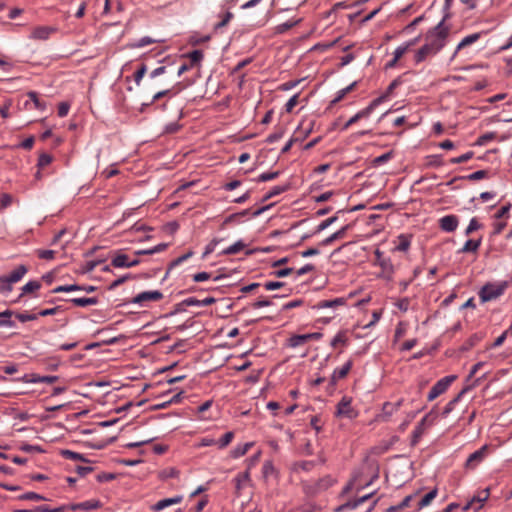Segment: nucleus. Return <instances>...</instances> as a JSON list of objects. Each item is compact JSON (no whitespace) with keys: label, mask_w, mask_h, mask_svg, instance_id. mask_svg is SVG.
Here are the masks:
<instances>
[{"label":"nucleus","mask_w":512,"mask_h":512,"mask_svg":"<svg viewBox=\"0 0 512 512\" xmlns=\"http://www.w3.org/2000/svg\"><path fill=\"white\" fill-rule=\"evenodd\" d=\"M450 27L440 21L435 27L427 31L425 40L436 53H439L447 44Z\"/></svg>","instance_id":"1"},{"label":"nucleus","mask_w":512,"mask_h":512,"mask_svg":"<svg viewBox=\"0 0 512 512\" xmlns=\"http://www.w3.org/2000/svg\"><path fill=\"white\" fill-rule=\"evenodd\" d=\"M507 287L508 283L506 281L498 283H486L478 292L480 301L482 303H486L498 299L504 294Z\"/></svg>","instance_id":"2"},{"label":"nucleus","mask_w":512,"mask_h":512,"mask_svg":"<svg viewBox=\"0 0 512 512\" xmlns=\"http://www.w3.org/2000/svg\"><path fill=\"white\" fill-rule=\"evenodd\" d=\"M341 213H344V210H338L335 215H333L332 217H329V218L323 220L321 223H319L314 230L305 231V232L299 233V234L295 233L293 235V237H295L296 240H295V242H293V245H297L300 242H302L303 240L308 239L311 236L324 231L330 225H332L333 223H335L338 220V215L341 214Z\"/></svg>","instance_id":"3"},{"label":"nucleus","mask_w":512,"mask_h":512,"mask_svg":"<svg viewBox=\"0 0 512 512\" xmlns=\"http://www.w3.org/2000/svg\"><path fill=\"white\" fill-rule=\"evenodd\" d=\"M375 255V264L381 267L380 277L391 281L393 279V275L395 273L394 265L389 257H385L383 252L379 249H376L374 252Z\"/></svg>","instance_id":"4"},{"label":"nucleus","mask_w":512,"mask_h":512,"mask_svg":"<svg viewBox=\"0 0 512 512\" xmlns=\"http://www.w3.org/2000/svg\"><path fill=\"white\" fill-rule=\"evenodd\" d=\"M455 379H456L455 375H449V376H445V377L441 378L440 380H438L433 385V387L431 388V390L428 393V396H427L428 401H433L438 396H440L441 394L446 392V390L454 382Z\"/></svg>","instance_id":"5"},{"label":"nucleus","mask_w":512,"mask_h":512,"mask_svg":"<svg viewBox=\"0 0 512 512\" xmlns=\"http://www.w3.org/2000/svg\"><path fill=\"white\" fill-rule=\"evenodd\" d=\"M353 366L352 360H348L342 367L336 368L329 380L328 386H327V392L329 394H333L335 391L336 383L347 376L349 371L351 370Z\"/></svg>","instance_id":"6"},{"label":"nucleus","mask_w":512,"mask_h":512,"mask_svg":"<svg viewBox=\"0 0 512 512\" xmlns=\"http://www.w3.org/2000/svg\"><path fill=\"white\" fill-rule=\"evenodd\" d=\"M481 33H473L470 35L465 36L456 46L455 51L450 57V62H453L457 56L461 53H466L465 50L471 46L472 44L476 43L481 38Z\"/></svg>","instance_id":"7"},{"label":"nucleus","mask_w":512,"mask_h":512,"mask_svg":"<svg viewBox=\"0 0 512 512\" xmlns=\"http://www.w3.org/2000/svg\"><path fill=\"white\" fill-rule=\"evenodd\" d=\"M351 398L347 396H343L339 401L336 407V416L338 417H346L348 419H353L357 416V413L353 409L351 405Z\"/></svg>","instance_id":"8"},{"label":"nucleus","mask_w":512,"mask_h":512,"mask_svg":"<svg viewBox=\"0 0 512 512\" xmlns=\"http://www.w3.org/2000/svg\"><path fill=\"white\" fill-rule=\"evenodd\" d=\"M489 495L490 491L488 488L479 491L477 495L473 496L472 499L467 502V504L463 507V510H480L483 507L484 503L488 500Z\"/></svg>","instance_id":"9"},{"label":"nucleus","mask_w":512,"mask_h":512,"mask_svg":"<svg viewBox=\"0 0 512 512\" xmlns=\"http://www.w3.org/2000/svg\"><path fill=\"white\" fill-rule=\"evenodd\" d=\"M434 418H431V414L425 415L421 421L417 424L412 432V444L418 443L419 439L424 435L427 428L433 424Z\"/></svg>","instance_id":"10"},{"label":"nucleus","mask_w":512,"mask_h":512,"mask_svg":"<svg viewBox=\"0 0 512 512\" xmlns=\"http://www.w3.org/2000/svg\"><path fill=\"white\" fill-rule=\"evenodd\" d=\"M488 454V446L484 445L480 449L476 450L466 460L465 467L467 469L474 470L483 460L486 458Z\"/></svg>","instance_id":"11"},{"label":"nucleus","mask_w":512,"mask_h":512,"mask_svg":"<svg viewBox=\"0 0 512 512\" xmlns=\"http://www.w3.org/2000/svg\"><path fill=\"white\" fill-rule=\"evenodd\" d=\"M312 130V122L311 121H303L293 132L290 137V147L297 142H301Z\"/></svg>","instance_id":"12"},{"label":"nucleus","mask_w":512,"mask_h":512,"mask_svg":"<svg viewBox=\"0 0 512 512\" xmlns=\"http://www.w3.org/2000/svg\"><path fill=\"white\" fill-rule=\"evenodd\" d=\"M163 299V293L159 290L143 291L130 300L133 304H142L146 301H160Z\"/></svg>","instance_id":"13"},{"label":"nucleus","mask_w":512,"mask_h":512,"mask_svg":"<svg viewBox=\"0 0 512 512\" xmlns=\"http://www.w3.org/2000/svg\"><path fill=\"white\" fill-rule=\"evenodd\" d=\"M67 510L71 511H77V510H84V511H90V510H96L103 506L102 502L97 499H91L87 500L81 503H72L65 505Z\"/></svg>","instance_id":"14"},{"label":"nucleus","mask_w":512,"mask_h":512,"mask_svg":"<svg viewBox=\"0 0 512 512\" xmlns=\"http://www.w3.org/2000/svg\"><path fill=\"white\" fill-rule=\"evenodd\" d=\"M438 223L442 231L451 233L457 229L459 225V218L456 215L449 214L441 217Z\"/></svg>","instance_id":"15"},{"label":"nucleus","mask_w":512,"mask_h":512,"mask_svg":"<svg viewBox=\"0 0 512 512\" xmlns=\"http://www.w3.org/2000/svg\"><path fill=\"white\" fill-rule=\"evenodd\" d=\"M430 46H428L427 43H425L423 46H421L414 54V62L416 65L426 61L429 58L434 57L437 55Z\"/></svg>","instance_id":"16"},{"label":"nucleus","mask_w":512,"mask_h":512,"mask_svg":"<svg viewBox=\"0 0 512 512\" xmlns=\"http://www.w3.org/2000/svg\"><path fill=\"white\" fill-rule=\"evenodd\" d=\"M182 499H183V497L181 495H177L172 498H165V499H162V500L158 501L157 503L153 504L150 509L154 512H159L166 507L180 503L182 501Z\"/></svg>","instance_id":"17"},{"label":"nucleus","mask_w":512,"mask_h":512,"mask_svg":"<svg viewBox=\"0 0 512 512\" xmlns=\"http://www.w3.org/2000/svg\"><path fill=\"white\" fill-rule=\"evenodd\" d=\"M352 227V224H346L333 234H331L329 237L325 238L321 241L322 246H328L332 244L334 241L343 239L346 236L347 231Z\"/></svg>","instance_id":"18"},{"label":"nucleus","mask_w":512,"mask_h":512,"mask_svg":"<svg viewBox=\"0 0 512 512\" xmlns=\"http://www.w3.org/2000/svg\"><path fill=\"white\" fill-rule=\"evenodd\" d=\"M41 282L38 281V280H31L29 282H27L22 288H21V293L20 295L17 297L16 300H14V303H17L21 300V298L25 295V294H30V293H34L36 291H38L40 288H41Z\"/></svg>","instance_id":"19"},{"label":"nucleus","mask_w":512,"mask_h":512,"mask_svg":"<svg viewBox=\"0 0 512 512\" xmlns=\"http://www.w3.org/2000/svg\"><path fill=\"white\" fill-rule=\"evenodd\" d=\"M27 272H28V267L24 264H21V265L17 266L9 275H6L5 277L11 284H13V283L20 281Z\"/></svg>","instance_id":"20"},{"label":"nucleus","mask_w":512,"mask_h":512,"mask_svg":"<svg viewBox=\"0 0 512 512\" xmlns=\"http://www.w3.org/2000/svg\"><path fill=\"white\" fill-rule=\"evenodd\" d=\"M383 99H384V96H380V97L374 99L366 108L357 112L356 114L359 117V120L363 119V118H368L371 115V113L374 111V109L383 101Z\"/></svg>","instance_id":"21"},{"label":"nucleus","mask_w":512,"mask_h":512,"mask_svg":"<svg viewBox=\"0 0 512 512\" xmlns=\"http://www.w3.org/2000/svg\"><path fill=\"white\" fill-rule=\"evenodd\" d=\"M111 266L115 268H129V257L120 251L111 260Z\"/></svg>","instance_id":"22"},{"label":"nucleus","mask_w":512,"mask_h":512,"mask_svg":"<svg viewBox=\"0 0 512 512\" xmlns=\"http://www.w3.org/2000/svg\"><path fill=\"white\" fill-rule=\"evenodd\" d=\"M66 301L72 303L73 305H75L77 307H86V306L97 304L98 298L97 297L70 298V299H67Z\"/></svg>","instance_id":"23"},{"label":"nucleus","mask_w":512,"mask_h":512,"mask_svg":"<svg viewBox=\"0 0 512 512\" xmlns=\"http://www.w3.org/2000/svg\"><path fill=\"white\" fill-rule=\"evenodd\" d=\"M55 30L51 27H47V26H40V27H36L33 32H32V37L34 39H39V40H46L49 38L50 34L52 32H54Z\"/></svg>","instance_id":"24"},{"label":"nucleus","mask_w":512,"mask_h":512,"mask_svg":"<svg viewBox=\"0 0 512 512\" xmlns=\"http://www.w3.org/2000/svg\"><path fill=\"white\" fill-rule=\"evenodd\" d=\"M469 390V387L463 388L456 397L449 401L443 409V416L449 415L455 408V405L459 402L461 397Z\"/></svg>","instance_id":"25"},{"label":"nucleus","mask_w":512,"mask_h":512,"mask_svg":"<svg viewBox=\"0 0 512 512\" xmlns=\"http://www.w3.org/2000/svg\"><path fill=\"white\" fill-rule=\"evenodd\" d=\"M181 57H187L190 60L191 66L199 65L200 62L204 58V53L202 50L195 49L191 52H188L187 54L182 55Z\"/></svg>","instance_id":"26"},{"label":"nucleus","mask_w":512,"mask_h":512,"mask_svg":"<svg viewBox=\"0 0 512 512\" xmlns=\"http://www.w3.org/2000/svg\"><path fill=\"white\" fill-rule=\"evenodd\" d=\"M60 454L65 459L77 460V461L86 462V463L90 462V460L87 459L83 454H80L78 452H74V451H71L68 449L61 450Z\"/></svg>","instance_id":"27"},{"label":"nucleus","mask_w":512,"mask_h":512,"mask_svg":"<svg viewBox=\"0 0 512 512\" xmlns=\"http://www.w3.org/2000/svg\"><path fill=\"white\" fill-rule=\"evenodd\" d=\"M438 494L437 488L432 489L428 492L422 499L418 502L417 511L423 509L424 507L430 505V503L436 498Z\"/></svg>","instance_id":"28"},{"label":"nucleus","mask_w":512,"mask_h":512,"mask_svg":"<svg viewBox=\"0 0 512 512\" xmlns=\"http://www.w3.org/2000/svg\"><path fill=\"white\" fill-rule=\"evenodd\" d=\"M253 443L248 442L244 444L237 445L234 449L231 450V457L233 458H239L244 456L248 450L252 447Z\"/></svg>","instance_id":"29"},{"label":"nucleus","mask_w":512,"mask_h":512,"mask_svg":"<svg viewBox=\"0 0 512 512\" xmlns=\"http://www.w3.org/2000/svg\"><path fill=\"white\" fill-rule=\"evenodd\" d=\"M481 245V239L473 240L469 239L467 240L463 247L459 250L461 253H469V252H476Z\"/></svg>","instance_id":"30"},{"label":"nucleus","mask_w":512,"mask_h":512,"mask_svg":"<svg viewBox=\"0 0 512 512\" xmlns=\"http://www.w3.org/2000/svg\"><path fill=\"white\" fill-rule=\"evenodd\" d=\"M414 494L407 495L399 504L390 506L386 512H401L404 508L410 505V502L414 498Z\"/></svg>","instance_id":"31"},{"label":"nucleus","mask_w":512,"mask_h":512,"mask_svg":"<svg viewBox=\"0 0 512 512\" xmlns=\"http://www.w3.org/2000/svg\"><path fill=\"white\" fill-rule=\"evenodd\" d=\"M246 247V244L242 240H238L231 246L224 249L220 255H234L243 250Z\"/></svg>","instance_id":"32"},{"label":"nucleus","mask_w":512,"mask_h":512,"mask_svg":"<svg viewBox=\"0 0 512 512\" xmlns=\"http://www.w3.org/2000/svg\"><path fill=\"white\" fill-rule=\"evenodd\" d=\"M314 337L317 338L318 334L313 333V334H303V335L292 336V337H290V346L295 347V346L301 345V344L305 343L308 339L314 338Z\"/></svg>","instance_id":"33"},{"label":"nucleus","mask_w":512,"mask_h":512,"mask_svg":"<svg viewBox=\"0 0 512 512\" xmlns=\"http://www.w3.org/2000/svg\"><path fill=\"white\" fill-rule=\"evenodd\" d=\"M180 474V471L175 467H169L161 470L158 473V477L160 480L165 481L169 478H177Z\"/></svg>","instance_id":"34"},{"label":"nucleus","mask_w":512,"mask_h":512,"mask_svg":"<svg viewBox=\"0 0 512 512\" xmlns=\"http://www.w3.org/2000/svg\"><path fill=\"white\" fill-rule=\"evenodd\" d=\"M272 206H273V204H269L266 206L259 207L258 209L254 210V211H252L249 208V209H245L241 212H237V213L240 214V218L247 216V215H252L253 217H257V216L261 215L263 212H265L266 210L270 209Z\"/></svg>","instance_id":"35"},{"label":"nucleus","mask_w":512,"mask_h":512,"mask_svg":"<svg viewBox=\"0 0 512 512\" xmlns=\"http://www.w3.org/2000/svg\"><path fill=\"white\" fill-rule=\"evenodd\" d=\"M27 96L29 97L30 101L33 102L34 108L40 111H43L46 109L45 102L41 101L38 97V94L34 91H29L27 93Z\"/></svg>","instance_id":"36"},{"label":"nucleus","mask_w":512,"mask_h":512,"mask_svg":"<svg viewBox=\"0 0 512 512\" xmlns=\"http://www.w3.org/2000/svg\"><path fill=\"white\" fill-rule=\"evenodd\" d=\"M356 86V82L351 83L347 87L339 90L337 92V96L332 100L331 104H336L340 102L349 92L353 90V88Z\"/></svg>","instance_id":"37"},{"label":"nucleus","mask_w":512,"mask_h":512,"mask_svg":"<svg viewBox=\"0 0 512 512\" xmlns=\"http://www.w3.org/2000/svg\"><path fill=\"white\" fill-rule=\"evenodd\" d=\"M288 189V185L275 186L266 195L263 196L261 202L264 203L275 195H278Z\"/></svg>","instance_id":"38"},{"label":"nucleus","mask_w":512,"mask_h":512,"mask_svg":"<svg viewBox=\"0 0 512 512\" xmlns=\"http://www.w3.org/2000/svg\"><path fill=\"white\" fill-rule=\"evenodd\" d=\"M156 42H159V41L155 40L149 36H145V37H142L141 39L137 40L136 42L131 43L129 46L131 48H140V47H144L146 45H150V44H153Z\"/></svg>","instance_id":"39"},{"label":"nucleus","mask_w":512,"mask_h":512,"mask_svg":"<svg viewBox=\"0 0 512 512\" xmlns=\"http://www.w3.org/2000/svg\"><path fill=\"white\" fill-rule=\"evenodd\" d=\"M14 316L22 323L38 319L37 314H30L28 312H14Z\"/></svg>","instance_id":"40"},{"label":"nucleus","mask_w":512,"mask_h":512,"mask_svg":"<svg viewBox=\"0 0 512 512\" xmlns=\"http://www.w3.org/2000/svg\"><path fill=\"white\" fill-rule=\"evenodd\" d=\"M146 72H147V66H146V64L141 63V64L138 66L137 70H136V71L134 72V74H133L134 81H135V83H136L137 85H139V84H140V82H141V80L143 79V77L145 76Z\"/></svg>","instance_id":"41"},{"label":"nucleus","mask_w":512,"mask_h":512,"mask_svg":"<svg viewBox=\"0 0 512 512\" xmlns=\"http://www.w3.org/2000/svg\"><path fill=\"white\" fill-rule=\"evenodd\" d=\"M19 500L46 501L47 498L36 492H26L18 497Z\"/></svg>","instance_id":"42"},{"label":"nucleus","mask_w":512,"mask_h":512,"mask_svg":"<svg viewBox=\"0 0 512 512\" xmlns=\"http://www.w3.org/2000/svg\"><path fill=\"white\" fill-rule=\"evenodd\" d=\"M234 438V432L232 431H229V432H226L217 442L218 444V447L220 449H223L225 448L226 446H228L231 441L233 440Z\"/></svg>","instance_id":"43"},{"label":"nucleus","mask_w":512,"mask_h":512,"mask_svg":"<svg viewBox=\"0 0 512 512\" xmlns=\"http://www.w3.org/2000/svg\"><path fill=\"white\" fill-rule=\"evenodd\" d=\"M136 277L133 276L132 274L128 273V274H125L121 277H119L118 279L114 280L108 287L109 290H114L115 288H117L118 286L122 285L123 283H125L127 280H130V279H135Z\"/></svg>","instance_id":"44"},{"label":"nucleus","mask_w":512,"mask_h":512,"mask_svg":"<svg viewBox=\"0 0 512 512\" xmlns=\"http://www.w3.org/2000/svg\"><path fill=\"white\" fill-rule=\"evenodd\" d=\"M249 480V471H245L244 473H241V474H238L234 481H235V488H236V493L239 494V491L241 490V487H242V483H244V481H248Z\"/></svg>","instance_id":"45"},{"label":"nucleus","mask_w":512,"mask_h":512,"mask_svg":"<svg viewBox=\"0 0 512 512\" xmlns=\"http://www.w3.org/2000/svg\"><path fill=\"white\" fill-rule=\"evenodd\" d=\"M346 333L343 331L338 332L331 340V346L337 347L339 344L345 345L347 343Z\"/></svg>","instance_id":"46"},{"label":"nucleus","mask_w":512,"mask_h":512,"mask_svg":"<svg viewBox=\"0 0 512 512\" xmlns=\"http://www.w3.org/2000/svg\"><path fill=\"white\" fill-rule=\"evenodd\" d=\"M19 449L23 452H26V453H32V452H37V453H44L45 450L39 446V445H32V444H28V443H23Z\"/></svg>","instance_id":"47"},{"label":"nucleus","mask_w":512,"mask_h":512,"mask_svg":"<svg viewBox=\"0 0 512 512\" xmlns=\"http://www.w3.org/2000/svg\"><path fill=\"white\" fill-rule=\"evenodd\" d=\"M487 177V171L486 170H478L475 171L469 175L462 176L460 179H466L469 181H476Z\"/></svg>","instance_id":"48"},{"label":"nucleus","mask_w":512,"mask_h":512,"mask_svg":"<svg viewBox=\"0 0 512 512\" xmlns=\"http://www.w3.org/2000/svg\"><path fill=\"white\" fill-rule=\"evenodd\" d=\"M222 239L213 238L205 247V250L202 254V259H205L209 254H211L218 243H220Z\"/></svg>","instance_id":"49"},{"label":"nucleus","mask_w":512,"mask_h":512,"mask_svg":"<svg viewBox=\"0 0 512 512\" xmlns=\"http://www.w3.org/2000/svg\"><path fill=\"white\" fill-rule=\"evenodd\" d=\"M53 158L50 154L41 153L38 158L37 167L39 169L49 165L52 162Z\"/></svg>","instance_id":"50"},{"label":"nucleus","mask_w":512,"mask_h":512,"mask_svg":"<svg viewBox=\"0 0 512 512\" xmlns=\"http://www.w3.org/2000/svg\"><path fill=\"white\" fill-rule=\"evenodd\" d=\"M345 303L343 298H336L334 300H325L319 303L320 308H330L337 305H343Z\"/></svg>","instance_id":"51"},{"label":"nucleus","mask_w":512,"mask_h":512,"mask_svg":"<svg viewBox=\"0 0 512 512\" xmlns=\"http://www.w3.org/2000/svg\"><path fill=\"white\" fill-rule=\"evenodd\" d=\"M164 61L168 62V64L167 65H161V66L157 67L156 69H154L150 73V77L151 78H155V77H157L159 75H162V74H165L167 72L168 65H171L172 62H170L169 58H165ZM161 62H163V60Z\"/></svg>","instance_id":"52"},{"label":"nucleus","mask_w":512,"mask_h":512,"mask_svg":"<svg viewBox=\"0 0 512 512\" xmlns=\"http://www.w3.org/2000/svg\"><path fill=\"white\" fill-rule=\"evenodd\" d=\"M482 227V225L479 223V221L477 220V218H472L470 221H469V224L467 226V228L465 229V235H470L471 233H473L474 231L480 229Z\"/></svg>","instance_id":"53"},{"label":"nucleus","mask_w":512,"mask_h":512,"mask_svg":"<svg viewBox=\"0 0 512 512\" xmlns=\"http://www.w3.org/2000/svg\"><path fill=\"white\" fill-rule=\"evenodd\" d=\"M233 18V13L230 12V11H227L224 15H223V18L220 22H218L217 24H215L214 26V30L217 31L219 29H222L223 27H225L229 21Z\"/></svg>","instance_id":"54"},{"label":"nucleus","mask_w":512,"mask_h":512,"mask_svg":"<svg viewBox=\"0 0 512 512\" xmlns=\"http://www.w3.org/2000/svg\"><path fill=\"white\" fill-rule=\"evenodd\" d=\"M264 478H268L270 475L276 473V469L272 463V461H265L262 468Z\"/></svg>","instance_id":"55"},{"label":"nucleus","mask_w":512,"mask_h":512,"mask_svg":"<svg viewBox=\"0 0 512 512\" xmlns=\"http://www.w3.org/2000/svg\"><path fill=\"white\" fill-rule=\"evenodd\" d=\"M67 510L65 505L51 509L47 505L36 506V512H65Z\"/></svg>","instance_id":"56"},{"label":"nucleus","mask_w":512,"mask_h":512,"mask_svg":"<svg viewBox=\"0 0 512 512\" xmlns=\"http://www.w3.org/2000/svg\"><path fill=\"white\" fill-rule=\"evenodd\" d=\"M473 155H474V153L472 151H468L458 157L452 158L450 160V162L452 164L464 163V162H467L468 160H470L473 157Z\"/></svg>","instance_id":"57"},{"label":"nucleus","mask_w":512,"mask_h":512,"mask_svg":"<svg viewBox=\"0 0 512 512\" xmlns=\"http://www.w3.org/2000/svg\"><path fill=\"white\" fill-rule=\"evenodd\" d=\"M334 483V480L331 477H325L318 481L317 483V490H325L329 487H331Z\"/></svg>","instance_id":"58"},{"label":"nucleus","mask_w":512,"mask_h":512,"mask_svg":"<svg viewBox=\"0 0 512 512\" xmlns=\"http://www.w3.org/2000/svg\"><path fill=\"white\" fill-rule=\"evenodd\" d=\"M399 244L396 246V250L397 251H407L410 247V241L408 240V238L404 235H400L399 236Z\"/></svg>","instance_id":"59"},{"label":"nucleus","mask_w":512,"mask_h":512,"mask_svg":"<svg viewBox=\"0 0 512 512\" xmlns=\"http://www.w3.org/2000/svg\"><path fill=\"white\" fill-rule=\"evenodd\" d=\"M13 289L12 284L5 276H0V293H9Z\"/></svg>","instance_id":"60"},{"label":"nucleus","mask_w":512,"mask_h":512,"mask_svg":"<svg viewBox=\"0 0 512 512\" xmlns=\"http://www.w3.org/2000/svg\"><path fill=\"white\" fill-rule=\"evenodd\" d=\"M34 142H35L34 136H30V137L26 138L25 140H23L21 143L17 144L15 146V148H22L25 150H30V149H32V147L34 145Z\"/></svg>","instance_id":"61"},{"label":"nucleus","mask_w":512,"mask_h":512,"mask_svg":"<svg viewBox=\"0 0 512 512\" xmlns=\"http://www.w3.org/2000/svg\"><path fill=\"white\" fill-rule=\"evenodd\" d=\"M116 474L114 473H106V472H102V473H99L97 476H96V480L99 482V483H103V482H109V481H112L114 479H116Z\"/></svg>","instance_id":"62"},{"label":"nucleus","mask_w":512,"mask_h":512,"mask_svg":"<svg viewBox=\"0 0 512 512\" xmlns=\"http://www.w3.org/2000/svg\"><path fill=\"white\" fill-rule=\"evenodd\" d=\"M494 138H495V133H493V132L485 133L477 139V144L480 146L486 145L487 143L492 141Z\"/></svg>","instance_id":"63"},{"label":"nucleus","mask_w":512,"mask_h":512,"mask_svg":"<svg viewBox=\"0 0 512 512\" xmlns=\"http://www.w3.org/2000/svg\"><path fill=\"white\" fill-rule=\"evenodd\" d=\"M395 306L402 312H406L410 306V299L407 297L401 298L395 303Z\"/></svg>","instance_id":"64"}]
</instances>
